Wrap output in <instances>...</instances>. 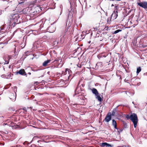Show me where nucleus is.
I'll use <instances>...</instances> for the list:
<instances>
[{
    "instance_id": "obj_1",
    "label": "nucleus",
    "mask_w": 147,
    "mask_h": 147,
    "mask_svg": "<svg viewBox=\"0 0 147 147\" xmlns=\"http://www.w3.org/2000/svg\"><path fill=\"white\" fill-rule=\"evenodd\" d=\"M72 72L70 69L66 68L64 71L62 72V75H65L67 78L65 81H68L70 80L73 77L72 76Z\"/></svg>"
},
{
    "instance_id": "obj_2",
    "label": "nucleus",
    "mask_w": 147,
    "mask_h": 147,
    "mask_svg": "<svg viewBox=\"0 0 147 147\" xmlns=\"http://www.w3.org/2000/svg\"><path fill=\"white\" fill-rule=\"evenodd\" d=\"M68 11L69 13L68 14V16L67 18V21L66 22V26H67V27L65 29L64 32L65 35L63 36V37H64V38H65V36L66 34V33L67 32L68 29L70 27V26L71 25V23L70 24V19H71L72 18V14H71V11H70L69 10H68ZM71 21L72 19H71ZM65 37H66V36Z\"/></svg>"
},
{
    "instance_id": "obj_3",
    "label": "nucleus",
    "mask_w": 147,
    "mask_h": 147,
    "mask_svg": "<svg viewBox=\"0 0 147 147\" xmlns=\"http://www.w3.org/2000/svg\"><path fill=\"white\" fill-rule=\"evenodd\" d=\"M12 20L11 21V23L13 22L12 26L14 27L15 25L18 24L20 23L19 21L18 22V19L19 18V16L18 14H15L12 16Z\"/></svg>"
},
{
    "instance_id": "obj_4",
    "label": "nucleus",
    "mask_w": 147,
    "mask_h": 147,
    "mask_svg": "<svg viewBox=\"0 0 147 147\" xmlns=\"http://www.w3.org/2000/svg\"><path fill=\"white\" fill-rule=\"evenodd\" d=\"M131 120L134 123V127L136 128L138 120L136 114L133 113L131 114Z\"/></svg>"
},
{
    "instance_id": "obj_5",
    "label": "nucleus",
    "mask_w": 147,
    "mask_h": 147,
    "mask_svg": "<svg viewBox=\"0 0 147 147\" xmlns=\"http://www.w3.org/2000/svg\"><path fill=\"white\" fill-rule=\"evenodd\" d=\"M138 5L144 9L147 8V2L144 1L138 3Z\"/></svg>"
},
{
    "instance_id": "obj_6",
    "label": "nucleus",
    "mask_w": 147,
    "mask_h": 147,
    "mask_svg": "<svg viewBox=\"0 0 147 147\" xmlns=\"http://www.w3.org/2000/svg\"><path fill=\"white\" fill-rule=\"evenodd\" d=\"M111 117L110 113H108L105 118L104 120L107 122H109L111 119Z\"/></svg>"
},
{
    "instance_id": "obj_7",
    "label": "nucleus",
    "mask_w": 147,
    "mask_h": 147,
    "mask_svg": "<svg viewBox=\"0 0 147 147\" xmlns=\"http://www.w3.org/2000/svg\"><path fill=\"white\" fill-rule=\"evenodd\" d=\"M17 74H19L23 76H26L27 74L24 69H21L16 72Z\"/></svg>"
},
{
    "instance_id": "obj_8",
    "label": "nucleus",
    "mask_w": 147,
    "mask_h": 147,
    "mask_svg": "<svg viewBox=\"0 0 147 147\" xmlns=\"http://www.w3.org/2000/svg\"><path fill=\"white\" fill-rule=\"evenodd\" d=\"M117 13L118 12L117 10H114L113 13L111 15V18H113V19H116L118 16Z\"/></svg>"
},
{
    "instance_id": "obj_9",
    "label": "nucleus",
    "mask_w": 147,
    "mask_h": 147,
    "mask_svg": "<svg viewBox=\"0 0 147 147\" xmlns=\"http://www.w3.org/2000/svg\"><path fill=\"white\" fill-rule=\"evenodd\" d=\"M11 58V56H7L5 57V62L4 63V65H5V64H8L9 63V61L10 59Z\"/></svg>"
},
{
    "instance_id": "obj_10",
    "label": "nucleus",
    "mask_w": 147,
    "mask_h": 147,
    "mask_svg": "<svg viewBox=\"0 0 147 147\" xmlns=\"http://www.w3.org/2000/svg\"><path fill=\"white\" fill-rule=\"evenodd\" d=\"M16 94V96H15L14 94L12 93H10V98L13 101H15L16 98V93L15 92Z\"/></svg>"
},
{
    "instance_id": "obj_11",
    "label": "nucleus",
    "mask_w": 147,
    "mask_h": 147,
    "mask_svg": "<svg viewBox=\"0 0 147 147\" xmlns=\"http://www.w3.org/2000/svg\"><path fill=\"white\" fill-rule=\"evenodd\" d=\"M101 144L102 147H105V146L110 147H112L113 146L112 145L109 144L106 142H102Z\"/></svg>"
},
{
    "instance_id": "obj_12",
    "label": "nucleus",
    "mask_w": 147,
    "mask_h": 147,
    "mask_svg": "<svg viewBox=\"0 0 147 147\" xmlns=\"http://www.w3.org/2000/svg\"><path fill=\"white\" fill-rule=\"evenodd\" d=\"M92 93L93 94H94L95 96H97L98 94V93L97 90L95 88H92Z\"/></svg>"
},
{
    "instance_id": "obj_13",
    "label": "nucleus",
    "mask_w": 147,
    "mask_h": 147,
    "mask_svg": "<svg viewBox=\"0 0 147 147\" xmlns=\"http://www.w3.org/2000/svg\"><path fill=\"white\" fill-rule=\"evenodd\" d=\"M51 60H48L47 61H45L43 63L42 65L43 66H46L48 63L50 62Z\"/></svg>"
},
{
    "instance_id": "obj_14",
    "label": "nucleus",
    "mask_w": 147,
    "mask_h": 147,
    "mask_svg": "<svg viewBox=\"0 0 147 147\" xmlns=\"http://www.w3.org/2000/svg\"><path fill=\"white\" fill-rule=\"evenodd\" d=\"M1 77L3 78H10L11 77V74H9L8 75L3 74L2 75Z\"/></svg>"
},
{
    "instance_id": "obj_15",
    "label": "nucleus",
    "mask_w": 147,
    "mask_h": 147,
    "mask_svg": "<svg viewBox=\"0 0 147 147\" xmlns=\"http://www.w3.org/2000/svg\"><path fill=\"white\" fill-rule=\"evenodd\" d=\"M106 56L103 55V54H100L97 55V57L99 59L103 57H106Z\"/></svg>"
},
{
    "instance_id": "obj_16",
    "label": "nucleus",
    "mask_w": 147,
    "mask_h": 147,
    "mask_svg": "<svg viewBox=\"0 0 147 147\" xmlns=\"http://www.w3.org/2000/svg\"><path fill=\"white\" fill-rule=\"evenodd\" d=\"M116 111L117 108L114 109L112 112V113L111 114V116H114L115 115L116 112Z\"/></svg>"
},
{
    "instance_id": "obj_17",
    "label": "nucleus",
    "mask_w": 147,
    "mask_h": 147,
    "mask_svg": "<svg viewBox=\"0 0 147 147\" xmlns=\"http://www.w3.org/2000/svg\"><path fill=\"white\" fill-rule=\"evenodd\" d=\"M96 98L98 99V101L101 102L102 100V99L100 97V96L98 95H97V96H96Z\"/></svg>"
},
{
    "instance_id": "obj_18",
    "label": "nucleus",
    "mask_w": 147,
    "mask_h": 147,
    "mask_svg": "<svg viewBox=\"0 0 147 147\" xmlns=\"http://www.w3.org/2000/svg\"><path fill=\"white\" fill-rule=\"evenodd\" d=\"M141 70V68L140 67H138L137 68L136 73L138 74Z\"/></svg>"
},
{
    "instance_id": "obj_19",
    "label": "nucleus",
    "mask_w": 147,
    "mask_h": 147,
    "mask_svg": "<svg viewBox=\"0 0 147 147\" xmlns=\"http://www.w3.org/2000/svg\"><path fill=\"white\" fill-rule=\"evenodd\" d=\"M53 29V30L51 31L49 30V31L50 32H54L55 30V28L54 27H50L48 29Z\"/></svg>"
},
{
    "instance_id": "obj_20",
    "label": "nucleus",
    "mask_w": 147,
    "mask_h": 147,
    "mask_svg": "<svg viewBox=\"0 0 147 147\" xmlns=\"http://www.w3.org/2000/svg\"><path fill=\"white\" fill-rule=\"evenodd\" d=\"M31 143V142H29L28 141H26L23 143V144L24 145H28V144H30Z\"/></svg>"
},
{
    "instance_id": "obj_21",
    "label": "nucleus",
    "mask_w": 147,
    "mask_h": 147,
    "mask_svg": "<svg viewBox=\"0 0 147 147\" xmlns=\"http://www.w3.org/2000/svg\"><path fill=\"white\" fill-rule=\"evenodd\" d=\"M112 124L113 126L117 125V123L115 120L113 119Z\"/></svg>"
},
{
    "instance_id": "obj_22",
    "label": "nucleus",
    "mask_w": 147,
    "mask_h": 147,
    "mask_svg": "<svg viewBox=\"0 0 147 147\" xmlns=\"http://www.w3.org/2000/svg\"><path fill=\"white\" fill-rule=\"evenodd\" d=\"M78 88H77L75 90V94H78L79 93H80V91H78Z\"/></svg>"
},
{
    "instance_id": "obj_23",
    "label": "nucleus",
    "mask_w": 147,
    "mask_h": 147,
    "mask_svg": "<svg viewBox=\"0 0 147 147\" xmlns=\"http://www.w3.org/2000/svg\"><path fill=\"white\" fill-rule=\"evenodd\" d=\"M121 30H120V29H118V30H117L115 31L114 32H113V33L114 34H117L119 32H121Z\"/></svg>"
},
{
    "instance_id": "obj_24",
    "label": "nucleus",
    "mask_w": 147,
    "mask_h": 147,
    "mask_svg": "<svg viewBox=\"0 0 147 147\" xmlns=\"http://www.w3.org/2000/svg\"><path fill=\"white\" fill-rule=\"evenodd\" d=\"M126 118L127 120H128L129 119H130L131 120V115H127L126 116Z\"/></svg>"
},
{
    "instance_id": "obj_25",
    "label": "nucleus",
    "mask_w": 147,
    "mask_h": 147,
    "mask_svg": "<svg viewBox=\"0 0 147 147\" xmlns=\"http://www.w3.org/2000/svg\"><path fill=\"white\" fill-rule=\"evenodd\" d=\"M60 61V62H61L62 60L61 59H60L59 58H56L55 60V61Z\"/></svg>"
},
{
    "instance_id": "obj_26",
    "label": "nucleus",
    "mask_w": 147,
    "mask_h": 147,
    "mask_svg": "<svg viewBox=\"0 0 147 147\" xmlns=\"http://www.w3.org/2000/svg\"><path fill=\"white\" fill-rule=\"evenodd\" d=\"M22 13L24 14H26L27 13L26 9H24L22 11Z\"/></svg>"
},
{
    "instance_id": "obj_27",
    "label": "nucleus",
    "mask_w": 147,
    "mask_h": 147,
    "mask_svg": "<svg viewBox=\"0 0 147 147\" xmlns=\"http://www.w3.org/2000/svg\"><path fill=\"white\" fill-rule=\"evenodd\" d=\"M12 1H11L9 2H8V1L6 2H7L8 4V7L9 5H12Z\"/></svg>"
},
{
    "instance_id": "obj_28",
    "label": "nucleus",
    "mask_w": 147,
    "mask_h": 147,
    "mask_svg": "<svg viewBox=\"0 0 147 147\" xmlns=\"http://www.w3.org/2000/svg\"><path fill=\"white\" fill-rule=\"evenodd\" d=\"M30 52L29 51H27L25 53V55L26 57L30 55Z\"/></svg>"
},
{
    "instance_id": "obj_29",
    "label": "nucleus",
    "mask_w": 147,
    "mask_h": 147,
    "mask_svg": "<svg viewBox=\"0 0 147 147\" xmlns=\"http://www.w3.org/2000/svg\"><path fill=\"white\" fill-rule=\"evenodd\" d=\"M58 43V42L57 41H55V42H53V45H55V46H56Z\"/></svg>"
},
{
    "instance_id": "obj_30",
    "label": "nucleus",
    "mask_w": 147,
    "mask_h": 147,
    "mask_svg": "<svg viewBox=\"0 0 147 147\" xmlns=\"http://www.w3.org/2000/svg\"><path fill=\"white\" fill-rule=\"evenodd\" d=\"M118 5H115V10H114L116 11V10L117 11V10L118 9Z\"/></svg>"
},
{
    "instance_id": "obj_31",
    "label": "nucleus",
    "mask_w": 147,
    "mask_h": 147,
    "mask_svg": "<svg viewBox=\"0 0 147 147\" xmlns=\"http://www.w3.org/2000/svg\"><path fill=\"white\" fill-rule=\"evenodd\" d=\"M9 125V126L10 127V126L12 127V126H13V125H12V123H11V125H9L7 124V123H4L3 124V125Z\"/></svg>"
},
{
    "instance_id": "obj_32",
    "label": "nucleus",
    "mask_w": 147,
    "mask_h": 147,
    "mask_svg": "<svg viewBox=\"0 0 147 147\" xmlns=\"http://www.w3.org/2000/svg\"><path fill=\"white\" fill-rule=\"evenodd\" d=\"M123 129H119L118 130V132L119 134L120 133V132H121L123 131Z\"/></svg>"
},
{
    "instance_id": "obj_33",
    "label": "nucleus",
    "mask_w": 147,
    "mask_h": 147,
    "mask_svg": "<svg viewBox=\"0 0 147 147\" xmlns=\"http://www.w3.org/2000/svg\"><path fill=\"white\" fill-rule=\"evenodd\" d=\"M78 105H77V104H74L73 105V107H74V108H76V107H77V106Z\"/></svg>"
},
{
    "instance_id": "obj_34",
    "label": "nucleus",
    "mask_w": 147,
    "mask_h": 147,
    "mask_svg": "<svg viewBox=\"0 0 147 147\" xmlns=\"http://www.w3.org/2000/svg\"><path fill=\"white\" fill-rule=\"evenodd\" d=\"M113 126H114L115 128L116 129H118V128L117 127V125H114Z\"/></svg>"
},
{
    "instance_id": "obj_35",
    "label": "nucleus",
    "mask_w": 147,
    "mask_h": 147,
    "mask_svg": "<svg viewBox=\"0 0 147 147\" xmlns=\"http://www.w3.org/2000/svg\"><path fill=\"white\" fill-rule=\"evenodd\" d=\"M39 84V83L38 82H36L34 83V84L36 85H37Z\"/></svg>"
},
{
    "instance_id": "obj_36",
    "label": "nucleus",
    "mask_w": 147,
    "mask_h": 147,
    "mask_svg": "<svg viewBox=\"0 0 147 147\" xmlns=\"http://www.w3.org/2000/svg\"><path fill=\"white\" fill-rule=\"evenodd\" d=\"M81 36L82 37V38H81V39H83L84 38V37L85 36L84 35H81Z\"/></svg>"
},
{
    "instance_id": "obj_37",
    "label": "nucleus",
    "mask_w": 147,
    "mask_h": 147,
    "mask_svg": "<svg viewBox=\"0 0 147 147\" xmlns=\"http://www.w3.org/2000/svg\"><path fill=\"white\" fill-rule=\"evenodd\" d=\"M123 124H124V126L125 127H126L127 126V124L126 123H123Z\"/></svg>"
},
{
    "instance_id": "obj_38",
    "label": "nucleus",
    "mask_w": 147,
    "mask_h": 147,
    "mask_svg": "<svg viewBox=\"0 0 147 147\" xmlns=\"http://www.w3.org/2000/svg\"><path fill=\"white\" fill-rule=\"evenodd\" d=\"M141 84V83L140 82H139V83H137V86H139Z\"/></svg>"
},
{
    "instance_id": "obj_39",
    "label": "nucleus",
    "mask_w": 147,
    "mask_h": 147,
    "mask_svg": "<svg viewBox=\"0 0 147 147\" xmlns=\"http://www.w3.org/2000/svg\"><path fill=\"white\" fill-rule=\"evenodd\" d=\"M142 47L143 48H145L146 47H147V45H142Z\"/></svg>"
},
{
    "instance_id": "obj_40",
    "label": "nucleus",
    "mask_w": 147,
    "mask_h": 147,
    "mask_svg": "<svg viewBox=\"0 0 147 147\" xmlns=\"http://www.w3.org/2000/svg\"><path fill=\"white\" fill-rule=\"evenodd\" d=\"M94 30H98V28L97 27H95L94 28Z\"/></svg>"
},
{
    "instance_id": "obj_41",
    "label": "nucleus",
    "mask_w": 147,
    "mask_h": 147,
    "mask_svg": "<svg viewBox=\"0 0 147 147\" xmlns=\"http://www.w3.org/2000/svg\"><path fill=\"white\" fill-rule=\"evenodd\" d=\"M123 147H129V146H126V145H123Z\"/></svg>"
},
{
    "instance_id": "obj_42",
    "label": "nucleus",
    "mask_w": 147,
    "mask_h": 147,
    "mask_svg": "<svg viewBox=\"0 0 147 147\" xmlns=\"http://www.w3.org/2000/svg\"><path fill=\"white\" fill-rule=\"evenodd\" d=\"M62 9H61V12H60V15L62 13Z\"/></svg>"
},
{
    "instance_id": "obj_43",
    "label": "nucleus",
    "mask_w": 147,
    "mask_h": 147,
    "mask_svg": "<svg viewBox=\"0 0 147 147\" xmlns=\"http://www.w3.org/2000/svg\"><path fill=\"white\" fill-rule=\"evenodd\" d=\"M16 31H15L14 32H13V35H14L15 33L16 32Z\"/></svg>"
},
{
    "instance_id": "obj_44",
    "label": "nucleus",
    "mask_w": 147,
    "mask_h": 147,
    "mask_svg": "<svg viewBox=\"0 0 147 147\" xmlns=\"http://www.w3.org/2000/svg\"><path fill=\"white\" fill-rule=\"evenodd\" d=\"M28 74H29V75H30L31 74V73L30 72H28Z\"/></svg>"
},
{
    "instance_id": "obj_45",
    "label": "nucleus",
    "mask_w": 147,
    "mask_h": 147,
    "mask_svg": "<svg viewBox=\"0 0 147 147\" xmlns=\"http://www.w3.org/2000/svg\"><path fill=\"white\" fill-rule=\"evenodd\" d=\"M23 3V2H21L20 3H19L20 4H22V3Z\"/></svg>"
},
{
    "instance_id": "obj_46",
    "label": "nucleus",
    "mask_w": 147,
    "mask_h": 147,
    "mask_svg": "<svg viewBox=\"0 0 147 147\" xmlns=\"http://www.w3.org/2000/svg\"><path fill=\"white\" fill-rule=\"evenodd\" d=\"M55 5H54V7L53 8H52V9H55Z\"/></svg>"
},
{
    "instance_id": "obj_47",
    "label": "nucleus",
    "mask_w": 147,
    "mask_h": 147,
    "mask_svg": "<svg viewBox=\"0 0 147 147\" xmlns=\"http://www.w3.org/2000/svg\"><path fill=\"white\" fill-rule=\"evenodd\" d=\"M114 6L113 4H112L111 5V6L112 7V6Z\"/></svg>"
},
{
    "instance_id": "obj_48",
    "label": "nucleus",
    "mask_w": 147,
    "mask_h": 147,
    "mask_svg": "<svg viewBox=\"0 0 147 147\" xmlns=\"http://www.w3.org/2000/svg\"><path fill=\"white\" fill-rule=\"evenodd\" d=\"M53 3L54 4V5H55L56 4V3H55L54 2H53Z\"/></svg>"
},
{
    "instance_id": "obj_49",
    "label": "nucleus",
    "mask_w": 147,
    "mask_h": 147,
    "mask_svg": "<svg viewBox=\"0 0 147 147\" xmlns=\"http://www.w3.org/2000/svg\"><path fill=\"white\" fill-rule=\"evenodd\" d=\"M132 103L134 104V102H132Z\"/></svg>"
},
{
    "instance_id": "obj_50",
    "label": "nucleus",
    "mask_w": 147,
    "mask_h": 147,
    "mask_svg": "<svg viewBox=\"0 0 147 147\" xmlns=\"http://www.w3.org/2000/svg\"><path fill=\"white\" fill-rule=\"evenodd\" d=\"M90 42H89V43H90Z\"/></svg>"
},
{
    "instance_id": "obj_51",
    "label": "nucleus",
    "mask_w": 147,
    "mask_h": 147,
    "mask_svg": "<svg viewBox=\"0 0 147 147\" xmlns=\"http://www.w3.org/2000/svg\"><path fill=\"white\" fill-rule=\"evenodd\" d=\"M41 77H43V75H42V76H41Z\"/></svg>"
},
{
    "instance_id": "obj_52",
    "label": "nucleus",
    "mask_w": 147,
    "mask_h": 147,
    "mask_svg": "<svg viewBox=\"0 0 147 147\" xmlns=\"http://www.w3.org/2000/svg\"><path fill=\"white\" fill-rule=\"evenodd\" d=\"M0 64H1V63H0Z\"/></svg>"
}]
</instances>
